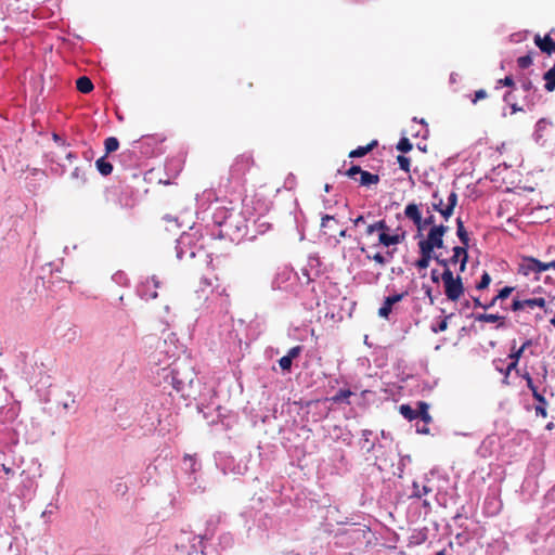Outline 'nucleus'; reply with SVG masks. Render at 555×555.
<instances>
[{"label": "nucleus", "instance_id": "nucleus-39", "mask_svg": "<svg viewBox=\"0 0 555 555\" xmlns=\"http://www.w3.org/2000/svg\"><path fill=\"white\" fill-rule=\"evenodd\" d=\"M527 383V387L533 392L534 389H538L537 386L533 383V379L531 375L528 372H525L522 374H519Z\"/></svg>", "mask_w": 555, "mask_h": 555}, {"label": "nucleus", "instance_id": "nucleus-6", "mask_svg": "<svg viewBox=\"0 0 555 555\" xmlns=\"http://www.w3.org/2000/svg\"><path fill=\"white\" fill-rule=\"evenodd\" d=\"M406 232L400 227L390 231L389 233H379L378 245L390 248L405 241Z\"/></svg>", "mask_w": 555, "mask_h": 555}, {"label": "nucleus", "instance_id": "nucleus-11", "mask_svg": "<svg viewBox=\"0 0 555 555\" xmlns=\"http://www.w3.org/2000/svg\"><path fill=\"white\" fill-rule=\"evenodd\" d=\"M467 248L468 247H466V246H455L453 248V255L449 259L450 263H452V264L460 262V271L461 272L465 271L466 263L468 260Z\"/></svg>", "mask_w": 555, "mask_h": 555}, {"label": "nucleus", "instance_id": "nucleus-38", "mask_svg": "<svg viewBox=\"0 0 555 555\" xmlns=\"http://www.w3.org/2000/svg\"><path fill=\"white\" fill-rule=\"evenodd\" d=\"M377 232L379 233H389L392 231L390 227L387 224L385 219L377 220Z\"/></svg>", "mask_w": 555, "mask_h": 555}, {"label": "nucleus", "instance_id": "nucleus-52", "mask_svg": "<svg viewBox=\"0 0 555 555\" xmlns=\"http://www.w3.org/2000/svg\"><path fill=\"white\" fill-rule=\"evenodd\" d=\"M532 345V340L531 339H527L520 348H518L517 350H521V354H524L525 350L530 347Z\"/></svg>", "mask_w": 555, "mask_h": 555}, {"label": "nucleus", "instance_id": "nucleus-44", "mask_svg": "<svg viewBox=\"0 0 555 555\" xmlns=\"http://www.w3.org/2000/svg\"><path fill=\"white\" fill-rule=\"evenodd\" d=\"M513 311H519L525 309L524 300L520 299H514L511 306Z\"/></svg>", "mask_w": 555, "mask_h": 555}, {"label": "nucleus", "instance_id": "nucleus-21", "mask_svg": "<svg viewBox=\"0 0 555 555\" xmlns=\"http://www.w3.org/2000/svg\"><path fill=\"white\" fill-rule=\"evenodd\" d=\"M421 257L416 260L415 266L418 269H427L431 259H434V254L426 250L420 249Z\"/></svg>", "mask_w": 555, "mask_h": 555}, {"label": "nucleus", "instance_id": "nucleus-58", "mask_svg": "<svg viewBox=\"0 0 555 555\" xmlns=\"http://www.w3.org/2000/svg\"><path fill=\"white\" fill-rule=\"evenodd\" d=\"M2 467V470L7 474V475H12L13 474V469L11 467H8L5 466L4 464L1 465Z\"/></svg>", "mask_w": 555, "mask_h": 555}, {"label": "nucleus", "instance_id": "nucleus-25", "mask_svg": "<svg viewBox=\"0 0 555 555\" xmlns=\"http://www.w3.org/2000/svg\"><path fill=\"white\" fill-rule=\"evenodd\" d=\"M95 167L102 176H108L113 171V165L106 160L105 156L95 162Z\"/></svg>", "mask_w": 555, "mask_h": 555}, {"label": "nucleus", "instance_id": "nucleus-2", "mask_svg": "<svg viewBox=\"0 0 555 555\" xmlns=\"http://www.w3.org/2000/svg\"><path fill=\"white\" fill-rule=\"evenodd\" d=\"M546 270H550L548 262H542L531 256H522L517 267L518 274L526 278L533 275L534 281H539L540 274Z\"/></svg>", "mask_w": 555, "mask_h": 555}, {"label": "nucleus", "instance_id": "nucleus-56", "mask_svg": "<svg viewBox=\"0 0 555 555\" xmlns=\"http://www.w3.org/2000/svg\"><path fill=\"white\" fill-rule=\"evenodd\" d=\"M498 300H499V299H495V297H493V298L491 299V301H490L489 304H487V305L482 306V308H483V309H489V308L493 307V306L496 304V301H498Z\"/></svg>", "mask_w": 555, "mask_h": 555}, {"label": "nucleus", "instance_id": "nucleus-41", "mask_svg": "<svg viewBox=\"0 0 555 555\" xmlns=\"http://www.w3.org/2000/svg\"><path fill=\"white\" fill-rule=\"evenodd\" d=\"M488 96L487 91L483 89H479L475 91L474 98L472 99V102L476 104L478 101L483 100Z\"/></svg>", "mask_w": 555, "mask_h": 555}, {"label": "nucleus", "instance_id": "nucleus-50", "mask_svg": "<svg viewBox=\"0 0 555 555\" xmlns=\"http://www.w3.org/2000/svg\"><path fill=\"white\" fill-rule=\"evenodd\" d=\"M374 232H377V222L376 221L367 224V227L365 229L366 235H372Z\"/></svg>", "mask_w": 555, "mask_h": 555}, {"label": "nucleus", "instance_id": "nucleus-60", "mask_svg": "<svg viewBox=\"0 0 555 555\" xmlns=\"http://www.w3.org/2000/svg\"><path fill=\"white\" fill-rule=\"evenodd\" d=\"M92 155H93L92 150H89V151L85 154V157H86L87 159H89V160H90V159L92 158Z\"/></svg>", "mask_w": 555, "mask_h": 555}, {"label": "nucleus", "instance_id": "nucleus-28", "mask_svg": "<svg viewBox=\"0 0 555 555\" xmlns=\"http://www.w3.org/2000/svg\"><path fill=\"white\" fill-rule=\"evenodd\" d=\"M430 491H431V489L429 487H427L426 485H420L417 481H414L413 482V491H412L411 496L421 499L422 496L426 495Z\"/></svg>", "mask_w": 555, "mask_h": 555}, {"label": "nucleus", "instance_id": "nucleus-36", "mask_svg": "<svg viewBox=\"0 0 555 555\" xmlns=\"http://www.w3.org/2000/svg\"><path fill=\"white\" fill-rule=\"evenodd\" d=\"M514 291V287L512 286H505L503 287L499 293L498 295L495 296V299H499V300H503V299H506L511 294L512 292Z\"/></svg>", "mask_w": 555, "mask_h": 555}, {"label": "nucleus", "instance_id": "nucleus-35", "mask_svg": "<svg viewBox=\"0 0 555 555\" xmlns=\"http://www.w3.org/2000/svg\"><path fill=\"white\" fill-rule=\"evenodd\" d=\"M491 283V276L488 272H483L480 281L477 283L476 288L479 291L486 289Z\"/></svg>", "mask_w": 555, "mask_h": 555}, {"label": "nucleus", "instance_id": "nucleus-47", "mask_svg": "<svg viewBox=\"0 0 555 555\" xmlns=\"http://www.w3.org/2000/svg\"><path fill=\"white\" fill-rule=\"evenodd\" d=\"M414 225L417 229V235L416 236H422V231L427 227L425 224V220L423 219V217H421L420 218V222L418 223H414Z\"/></svg>", "mask_w": 555, "mask_h": 555}, {"label": "nucleus", "instance_id": "nucleus-61", "mask_svg": "<svg viewBox=\"0 0 555 555\" xmlns=\"http://www.w3.org/2000/svg\"><path fill=\"white\" fill-rule=\"evenodd\" d=\"M202 283H203L204 285H206V286H211V285H212V284H211V282H210L207 278H204V279L202 280Z\"/></svg>", "mask_w": 555, "mask_h": 555}, {"label": "nucleus", "instance_id": "nucleus-37", "mask_svg": "<svg viewBox=\"0 0 555 555\" xmlns=\"http://www.w3.org/2000/svg\"><path fill=\"white\" fill-rule=\"evenodd\" d=\"M70 176H72L73 179L80 180L81 183H86V181H87L86 173L79 167H76L72 171Z\"/></svg>", "mask_w": 555, "mask_h": 555}, {"label": "nucleus", "instance_id": "nucleus-33", "mask_svg": "<svg viewBox=\"0 0 555 555\" xmlns=\"http://www.w3.org/2000/svg\"><path fill=\"white\" fill-rule=\"evenodd\" d=\"M532 55L531 53H528L524 56H519L517 59V64L520 68L525 69V68H528L529 66H531L532 64Z\"/></svg>", "mask_w": 555, "mask_h": 555}, {"label": "nucleus", "instance_id": "nucleus-22", "mask_svg": "<svg viewBox=\"0 0 555 555\" xmlns=\"http://www.w3.org/2000/svg\"><path fill=\"white\" fill-rule=\"evenodd\" d=\"M456 235H457L459 240L461 241V243L463 244V246L468 247V243H469L468 233H467V231L464 227V222L462 221L461 218L456 219Z\"/></svg>", "mask_w": 555, "mask_h": 555}, {"label": "nucleus", "instance_id": "nucleus-32", "mask_svg": "<svg viewBox=\"0 0 555 555\" xmlns=\"http://www.w3.org/2000/svg\"><path fill=\"white\" fill-rule=\"evenodd\" d=\"M453 314H450V315H447L444 317L436 326H431V331L434 333H440V332H444L447 331L448 328V321L449 319L452 317Z\"/></svg>", "mask_w": 555, "mask_h": 555}, {"label": "nucleus", "instance_id": "nucleus-1", "mask_svg": "<svg viewBox=\"0 0 555 555\" xmlns=\"http://www.w3.org/2000/svg\"><path fill=\"white\" fill-rule=\"evenodd\" d=\"M254 165V158L250 154H241L236 156L230 167L229 181L244 183L246 173Z\"/></svg>", "mask_w": 555, "mask_h": 555}, {"label": "nucleus", "instance_id": "nucleus-64", "mask_svg": "<svg viewBox=\"0 0 555 555\" xmlns=\"http://www.w3.org/2000/svg\"><path fill=\"white\" fill-rule=\"evenodd\" d=\"M548 267L550 269H554L555 270V260H552L548 262Z\"/></svg>", "mask_w": 555, "mask_h": 555}, {"label": "nucleus", "instance_id": "nucleus-7", "mask_svg": "<svg viewBox=\"0 0 555 555\" xmlns=\"http://www.w3.org/2000/svg\"><path fill=\"white\" fill-rule=\"evenodd\" d=\"M521 357H522L521 350H516L515 346H513L511 353L508 354V359H511V363L506 366V369L504 371L502 369L498 367V370L504 374L503 384L509 385L508 377H509V374L512 371H516L517 374H520L517 366H518V362Z\"/></svg>", "mask_w": 555, "mask_h": 555}, {"label": "nucleus", "instance_id": "nucleus-63", "mask_svg": "<svg viewBox=\"0 0 555 555\" xmlns=\"http://www.w3.org/2000/svg\"><path fill=\"white\" fill-rule=\"evenodd\" d=\"M66 158H67L68 160H72V159L76 158V156H75L72 152H69V153L66 155Z\"/></svg>", "mask_w": 555, "mask_h": 555}, {"label": "nucleus", "instance_id": "nucleus-29", "mask_svg": "<svg viewBox=\"0 0 555 555\" xmlns=\"http://www.w3.org/2000/svg\"><path fill=\"white\" fill-rule=\"evenodd\" d=\"M525 308L533 309L534 307H539L544 309L546 306V300L543 297L529 298L524 299Z\"/></svg>", "mask_w": 555, "mask_h": 555}, {"label": "nucleus", "instance_id": "nucleus-51", "mask_svg": "<svg viewBox=\"0 0 555 555\" xmlns=\"http://www.w3.org/2000/svg\"><path fill=\"white\" fill-rule=\"evenodd\" d=\"M396 250H397V248H396V247H392V248H388V249L386 250V253H385V254H383V255H384V257H387V263H388L389 261H391V260H392V258H393V256H395Z\"/></svg>", "mask_w": 555, "mask_h": 555}, {"label": "nucleus", "instance_id": "nucleus-48", "mask_svg": "<svg viewBox=\"0 0 555 555\" xmlns=\"http://www.w3.org/2000/svg\"><path fill=\"white\" fill-rule=\"evenodd\" d=\"M534 410H535V414L538 416H542V417H546L547 416V412H546L545 405H535Z\"/></svg>", "mask_w": 555, "mask_h": 555}, {"label": "nucleus", "instance_id": "nucleus-20", "mask_svg": "<svg viewBox=\"0 0 555 555\" xmlns=\"http://www.w3.org/2000/svg\"><path fill=\"white\" fill-rule=\"evenodd\" d=\"M476 321L479 322H487V323H494L499 322V326H502L504 324L505 317L499 315V314H492V313H480L475 317Z\"/></svg>", "mask_w": 555, "mask_h": 555}, {"label": "nucleus", "instance_id": "nucleus-62", "mask_svg": "<svg viewBox=\"0 0 555 555\" xmlns=\"http://www.w3.org/2000/svg\"><path fill=\"white\" fill-rule=\"evenodd\" d=\"M426 294H427V295L429 296V298H430V304H434V298H433V297H431V295H430V294H431V288H430V287H428V288H427Z\"/></svg>", "mask_w": 555, "mask_h": 555}, {"label": "nucleus", "instance_id": "nucleus-12", "mask_svg": "<svg viewBox=\"0 0 555 555\" xmlns=\"http://www.w3.org/2000/svg\"><path fill=\"white\" fill-rule=\"evenodd\" d=\"M302 351V346H295L291 348L286 356L282 357L279 360V365L283 371L289 372L292 369V362L294 359L298 358Z\"/></svg>", "mask_w": 555, "mask_h": 555}, {"label": "nucleus", "instance_id": "nucleus-26", "mask_svg": "<svg viewBox=\"0 0 555 555\" xmlns=\"http://www.w3.org/2000/svg\"><path fill=\"white\" fill-rule=\"evenodd\" d=\"M399 412L408 421H413V420L418 418V409L414 410L409 404H401L399 406Z\"/></svg>", "mask_w": 555, "mask_h": 555}, {"label": "nucleus", "instance_id": "nucleus-45", "mask_svg": "<svg viewBox=\"0 0 555 555\" xmlns=\"http://www.w3.org/2000/svg\"><path fill=\"white\" fill-rule=\"evenodd\" d=\"M498 83H499V85H503V86H505V87H514V85H515L514 79H513V77H511V76H506L505 78L500 79V80L498 81Z\"/></svg>", "mask_w": 555, "mask_h": 555}, {"label": "nucleus", "instance_id": "nucleus-42", "mask_svg": "<svg viewBox=\"0 0 555 555\" xmlns=\"http://www.w3.org/2000/svg\"><path fill=\"white\" fill-rule=\"evenodd\" d=\"M184 463L189 462L190 472L195 473L196 472V460L191 455H184L183 457Z\"/></svg>", "mask_w": 555, "mask_h": 555}, {"label": "nucleus", "instance_id": "nucleus-30", "mask_svg": "<svg viewBox=\"0 0 555 555\" xmlns=\"http://www.w3.org/2000/svg\"><path fill=\"white\" fill-rule=\"evenodd\" d=\"M106 155L118 150L119 141L115 137H109L104 141Z\"/></svg>", "mask_w": 555, "mask_h": 555}, {"label": "nucleus", "instance_id": "nucleus-14", "mask_svg": "<svg viewBox=\"0 0 555 555\" xmlns=\"http://www.w3.org/2000/svg\"><path fill=\"white\" fill-rule=\"evenodd\" d=\"M377 146V141L376 140H373L372 142H370L367 145L365 146H358L357 149L352 150L349 152V157L350 158H359V157H363L365 156L366 154H369L371 151L374 150V147Z\"/></svg>", "mask_w": 555, "mask_h": 555}, {"label": "nucleus", "instance_id": "nucleus-18", "mask_svg": "<svg viewBox=\"0 0 555 555\" xmlns=\"http://www.w3.org/2000/svg\"><path fill=\"white\" fill-rule=\"evenodd\" d=\"M76 88L81 93H90L93 90V83L87 76H81L76 80Z\"/></svg>", "mask_w": 555, "mask_h": 555}, {"label": "nucleus", "instance_id": "nucleus-17", "mask_svg": "<svg viewBox=\"0 0 555 555\" xmlns=\"http://www.w3.org/2000/svg\"><path fill=\"white\" fill-rule=\"evenodd\" d=\"M379 182V176L362 170L360 173L359 183L362 186H370Z\"/></svg>", "mask_w": 555, "mask_h": 555}, {"label": "nucleus", "instance_id": "nucleus-24", "mask_svg": "<svg viewBox=\"0 0 555 555\" xmlns=\"http://www.w3.org/2000/svg\"><path fill=\"white\" fill-rule=\"evenodd\" d=\"M545 80L544 88L546 91L552 92L555 90V62L552 68H550L543 76Z\"/></svg>", "mask_w": 555, "mask_h": 555}, {"label": "nucleus", "instance_id": "nucleus-5", "mask_svg": "<svg viewBox=\"0 0 555 555\" xmlns=\"http://www.w3.org/2000/svg\"><path fill=\"white\" fill-rule=\"evenodd\" d=\"M457 204V194L456 192L452 191L448 198L447 204L443 203V199L439 196L438 192H434L433 194V202H431V208L435 211H438L441 214V216L448 220L454 211V208Z\"/></svg>", "mask_w": 555, "mask_h": 555}, {"label": "nucleus", "instance_id": "nucleus-34", "mask_svg": "<svg viewBox=\"0 0 555 555\" xmlns=\"http://www.w3.org/2000/svg\"><path fill=\"white\" fill-rule=\"evenodd\" d=\"M397 162L400 166V168L405 171V172H410V167H411V159L404 155H398L397 156Z\"/></svg>", "mask_w": 555, "mask_h": 555}, {"label": "nucleus", "instance_id": "nucleus-57", "mask_svg": "<svg viewBox=\"0 0 555 555\" xmlns=\"http://www.w3.org/2000/svg\"><path fill=\"white\" fill-rule=\"evenodd\" d=\"M473 301H474V306H475V307H480V308H482V306H485V305L480 301L479 297H473Z\"/></svg>", "mask_w": 555, "mask_h": 555}, {"label": "nucleus", "instance_id": "nucleus-3", "mask_svg": "<svg viewBox=\"0 0 555 555\" xmlns=\"http://www.w3.org/2000/svg\"><path fill=\"white\" fill-rule=\"evenodd\" d=\"M441 280L444 286V294L451 301H457L464 294V285L460 276L454 278L450 269L443 270Z\"/></svg>", "mask_w": 555, "mask_h": 555}, {"label": "nucleus", "instance_id": "nucleus-59", "mask_svg": "<svg viewBox=\"0 0 555 555\" xmlns=\"http://www.w3.org/2000/svg\"><path fill=\"white\" fill-rule=\"evenodd\" d=\"M522 87H524V89H525L526 91H528V90H530V89H531L532 83H531V81H527V82H524Z\"/></svg>", "mask_w": 555, "mask_h": 555}, {"label": "nucleus", "instance_id": "nucleus-16", "mask_svg": "<svg viewBox=\"0 0 555 555\" xmlns=\"http://www.w3.org/2000/svg\"><path fill=\"white\" fill-rule=\"evenodd\" d=\"M336 223L337 220L334 216L324 215L321 221V229L323 230L324 234L332 236Z\"/></svg>", "mask_w": 555, "mask_h": 555}, {"label": "nucleus", "instance_id": "nucleus-49", "mask_svg": "<svg viewBox=\"0 0 555 555\" xmlns=\"http://www.w3.org/2000/svg\"><path fill=\"white\" fill-rule=\"evenodd\" d=\"M429 424H426V423H423V425H418L416 426V431L418 434H424V435H428L429 434V427H428Z\"/></svg>", "mask_w": 555, "mask_h": 555}, {"label": "nucleus", "instance_id": "nucleus-8", "mask_svg": "<svg viewBox=\"0 0 555 555\" xmlns=\"http://www.w3.org/2000/svg\"><path fill=\"white\" fill-rule=\"evenodd\" d=\"M552 34H555V29H552L544 37L537 34L533 39L535 46L541 50V52L547 55L553 54L555 50V41L552 37Z\"/></svg>", "mask_w": 555, "mask_h": 555}, {"label": "nucleus", "instance_id": "nucleus-27", "mask_svg": "<svg viewBox=\"0 0 555 555\" xmlns=\"http://www.w3.org/2000/svg\"><path fill=\"white\" fill-rule=\"evenodd\" d=\"M353 395V392L349 389H340L335 396H333L331 398V400L334 402V403H340V402H346L347 404H349V398Z\"/></svg>", "mask_w": 555, "mask_h": 555}, {"label": "nucleus", "instance_id": "nucleus-15", "mask_svg": "<svg viewBox=\"0 0 555 555\" xmlns=\"http://www.w3.org/2000/svg\"><path fill=\"white\" fill-rule=\"evenodd\" d=\"M404 215L413 223H418L420 222V218L422 217V214L420 211L418 206L416 204H414V203L408 204L405 206Z\"/></svg>", "mask_w": 555, "mask_h": 555}, {"label": "nucleus", "instance_id": "nucleus-40", "mask_svg": "<svg viewBox=\"0 0 555 555\" xmlns=\"http://www.w3.org/2000/svg\"><path fill=\"white\" fill-rule=\"evenodd\" d=\"M362 171L361 167L358 166V165H352L346 172L345 175L349 178H354V176L357 175H360Z\"/></svg>", "mask_w": 555, "mask_h": 555}, {"label": "nucleus", "instance_id": "nucleus-10", "mask_svg": "<svg viewBox=\"0 0 555 555\" xmlns=\"http://www.w3.org/2000/svg\"><path fill=\"white\" fill-rule=\"evenodd\" d=\"M160 285L159 280L157 276L153 275L152 278H147L146 281L142 284V296L145 299H155L157 298V292L156 288H158Z\"/></svg>", "mask_w": 555, "mask_h": 555}, {"label": "nucleus", "instance_id": "nucleus-55", "mask_svg": "<svg viewBox=\"0 0 555 555\" xmlns=\"http://www.w3.org/2000/svg\"><path fill=\"white\" fill-rule=\"evenodd\" d=\"M431 280L434 283H438L439 282V276H438V271L437 270H433L431 271Z\"/></svg>", "mask_w": 555, "mask_h": 555}, {"label": "nucleus", "instance_id": "nucleus-9", "mask_svg": "<svg viewBox=\"0 0 555 555\" xmlns=\"http://www.w3.org/2000/svg\"><path fill=\"white\" fill-rule=\"evenodd\" d=\"M406 295H408V292L387 296L385 298L382 307L378 309V315L382 318L388 319L389 314L392 311L393 305L401 301Z\"/></svg>", "mask_w": 555, "mask_h": 555}, {"label": "nucleus", "instance_id": "nucleus-13", "mask_svg": "<svg viewBox=\"0 0 555 555\" xmlns=\"http://www.w3.org/2000/svg\"><path fill=\"white\" fill-rule=\"evenodd\" d=\"M121 195H122V190L120 186L109 188L106 191V202L109 204H114V205L119 204L120 206H124V204L121 203V198H120ZM125 206H128L127 202L125 203Z\"/></svg>", "mask_w": 555, "mask_h": 555}, {"label": "nucleus", "instance_id": "nucleus-43", "mask_svg": "<svg viewBox=\"0 0 555 555\" xmlns=\"http://www.w3.org/2000/svg\"><path fill=\"white\" fill-rule=\"evenodd\" d=\"M532 397L534 398V400H537L539 402L538 405H546L547 404V401H546L545 397L543 395H541L538 391V389L533 390Z\"/></svg>", "mask_w": 555, "mask_h": 555}, {"label": "nucleus", "instance_id": "nucleus-19", "mask_svg": "<svg viewBox=\"0 0 555 555\" xmlns=\"http://www.w3.org/2000/svg\"><path fill=\"white\" fill-rule=\"evenodd\" d=\"M360 251L365 254L367 260H373L376 264L384 267L387 264V257H384L382 253L370 254L365 246L360 247Z\"/></svg>", "mask_w": 555, "mask_h": 555}, {"label": "nucleus", "instance_id": "nucleus-31", "mask_svg": "<svg viewBox=\"0 0 555 555\" xmlns=\"http://www.w3.org/2000/svg\"><path fill=\"white\" fill-rule=\"evenodd\" d=\"M413 145L408 138H401L397 144V150L402 153H408L412 150Z\"/></svg>", "mask_w": 555, "mask_h": 555}, {"label": "nucleus", "instance_id": "nucleus-23", "mask_svg": "<svg viewBox=\"0 0 555 555\" xmlns=\"http://www.w3.org/2000/svg\"><path fill=\"white\" fill-rule=\"evenodd\" d=\"M418 408V417L423 423L430 424L433 422V417L428 412L429 405L425 401L417 402Z\"/></svg>", "mask_w": 555, "mask_h": 555}, {"label": "nucleus", "instance_id": "nucleus-46", "mask_svg": "<svg viewBox=\"0 0 555 555\" xmlns=\"http://www.w3.org/2000/svg\"><path fill=\"white\" fill-rule=\"evenodd\" d=\"M434 259H435V260H436L440 266H442L444 270H446V269H450V268H449V263H450V261H449L448 259H443V258H441V257H440V255H435V254H434Z\"/></svg>", "mask_w": 555, "mask_h": 555}, {"label": "nucleus", "instance_id": "nucleus-54", "mask_svg": "<svg viewBox=\"0 0 555 555\" xmlns=\"http://www.w3.org/2000/svg\"><path fill=\"white\" fill-rule=\"evenodd\" d=\"M360 223H365V217L364 216H358L354 220H353V224L354 225H359Z\"/></svg>", "mask_w": 555, "mask_h": 555}, {"label": "nucleus", "instance_id": "nucleus-53", "mask_svg": "<svg viewBox=\"0 0 555 555\" xmlns=\"http://www.w3.org/2000/svg\"><path fill=\"white\" fill-rule=\"evenodd\" d=\"M425 224L428 227V225H435V217L434 215H429L428 217H426L425 219Z\"/></svg>", "mask_w": 555, "mask_h": 555}, {"label": "nucleus", "instance_id": "nucleus-4", "mask_svg": "<svg viewBox=\"0 0 555 555\" xmlns=\"http://www.w3.org/2000/svg\"><path fill=\"white\" fill-rule=\"evenodd\" d=\"M448 227L443 224L434 225L429 230L427 237L418 242L420 249H426L434 254L435 248L443 247V236L448 231Z\"/></svg>", "mask_w": 555, "mask_h": 555}]
</instances>
